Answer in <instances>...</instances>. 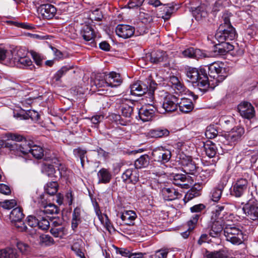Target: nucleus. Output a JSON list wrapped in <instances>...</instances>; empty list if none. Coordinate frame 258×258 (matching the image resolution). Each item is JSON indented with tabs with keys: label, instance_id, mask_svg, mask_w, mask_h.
I'll list each match as a JSON object with an SVG mask.
<instances>
[{
	"label": "nucleus",
	"instance_id": "f257e3e1",
	"mask_svg": "<svg viewBox=\"0 0 258 258\" xmlns=\"http://www.w3.org/2000/svg\"><path fill=\"white\" fill-rule=\"evenodd\" d=\"M230 206H233V205L227 202L216 206L212 216L213 221L209 233L211 237L219 238L220 236L226 223L228 222V220H226L224 216L227 214Z\"/></svg>",
	"mask_w": 258,
	"mask_h": 258
},
{
	"label": "nucleus",
	"instance_id": "f03ea898",
	"mask_svg": "<svg viewBox=\"0 0 258 258\" xmlns=\"http://www.w3.org/2000/svg\"><path fill=\"white\" fill-rule=\"evenodd\" d=\"M185 74L187 81L201 91L206 92L210 87V81L205 68L198 70L194 68H189L186 69Z\"/></svg>",
	"mask_w": 258,
	"mask_h": 258
},
{
	"label": "nucleus",
	"instance_id": "7ed1b4c3",
	"mask_svg": "<svg viewBox=\"0 0 258 258\" xmlns=\"http://www.w3.org/2000/svg\"><path fill=\"white\" fill-rule=\"evenodd\" d=\"M157 84L150 79L145 82L138 81L130 86L131 93L135 96H142L147 94L152 101H153V95L156 88Z\"/></svg>",
	"mask_w": 258,
	"mask_h": 258
},
{
	"label": "nucleus",
	"instance_id": "20e7f679",
	"mask_svg": "<svg viewBox=\"0 0 258 258\" xmlns=\"http://www.w3.org/2000/svg\"><path fill=\"white\" fill-rule=\"evenodd\" d=\"M32 145V143L30 141L25 142V144L22 145H10L9 147L16 156H22L30 153L35 158H41L43 156V149L39 146Z\"/></svg>",
	"mask_w": 258,
	"mask_h": 258
},
{
	"label": "nucleus",
	"instance_id": "39448f33",
	"mask_svg": "<svg viewBox=\"0 0 258 258\" xmlns=\"http://www.w3.org/2000/svg\"><path fill=\"white\" fill-rule=\"evenodd\" d=\"M208 69V76L211 79L210 86L212 88L218 85L223 82L228 76V68L224 67V63L219 62H214L207 66Z\"/></svg>",
	"mask_w": 258,
	"mask_h": 258
},
{
	"label": "nucleus",
	"instance_id": "423d86ee",
	"mask_svg": "<svg viewBox=\"0 0 258 258\" xmlns=\"http://www.w3.org/2000/svg\"><path fill=\"white\" fill-rule=\"evenodd\" d=\"M240 225L230 222L229 220L225 224L224 229L226 240L233 244H240L243 241V234Z\"/></svg>",
	"mask_w": 258,
	"mask_h": 258
},
{
	"label": "nucleus",
	"instance_id": "0eeeda50",
	"mask_svg": "<svg viewBox=\"0 0 258 258\" xmlns=\"http://www.w3.org/2000/svg\"><path fill=\"white\" fill-rule=\"evenodd\" d=\"M236 33L232 26L220 25L215 34V38L219 42H228L235 39Z\"/></svg>",
	"mask_w": 258,
	"mask_h": 258
},
{
	"label": "nucleus",
	"instance_id": "6e6552de",
	"mask_svg": "<svg viewBox=\"0 0 258 258\" xmlns=\"http://www.w3.org/2000/svg\"><path fill=\"white\" fill-rule=\"evenodd\" d=\"M242 210L248 219L258 221V202L256 200L250 199L243 206Z\"/></svg>",
	"mask_w": 258,
	"mask_h": 258
},
{
	"label": "nucleus",
	"instance_id": "1a4fd4ad",
	"mask_svg": "<svg viewBox=\"0 0 258 258\" xmlns=\"http://www.w3.org/2000/svg\"><path fill=\"white\" fill-rule=\"evenodd\" d=\"M156 112L161 113V110L156 105L148 104L139 110V115L143 121L146 122L151 120Z\"/></svg>",
	"mask_w": 258,
	"mask_h": 258
},
{
	"label": "nucleus",
	"instance_id": "9d476101",
	"mask_svg": "<svg viewBox=\"0 0 258 258\" xmlns=\"http://www.w3.org/2000/svg\"><path fill=\"white\" fill-rule=\"evenodd\" d=\"M116 104L119 105L122 116L125 118L131 119L134 112V102L125 98H119L116 100Z\"/></svg>",
	"mask_w": 258,
	"mask_h": 258
},
{
	"label": "nucleus",
	"instance_id": "9b49d317",
	"mask_svg": "<svg viewBox=\"0 0 258 258\" xmlns=\"http://www.w3.org/2000/svg\"><path fill=\"white\" fill-rule=\"evenodd\" d=\"M152 156L154 161L164 164L170 160L171 152L169 150L161 147L153 150Z\"/></svg>",
	"mask_w": 258,
	"mask_h": 258
},
{
	"label": "nucleus",
	"instance_id": "f8f14e48",
	"mask_svg": "<svg viewBox=\"0 0 258 258\" xmlns=\"http://www.w3.org/2000/svg\"><path fill=\"white\" fill-rule=\"evenodd\" d=\"M178 104V98L174 95L169 94L164 98L161 107L159 108V110H161V113L173 112L177 109Z\"/></svg>",
	"mask_w": 258,
	"mask_h": 258
},
{
	"label": "nucleus",
	"instance_id": "ddd939ff",
	"mask_svg": "<svg viewBox=\"0 0 258 258\" xmlns=\"http://www.w3.org/2000/svg\"><path fill=\"white\" fill-rule=\"evenodd\" d=\"M248 181L245 178L237 179L233 184L231 191V195L235 197H241L247 188Z\"/></svg>",
	"mask_w": 258,
	"mask_h": 258
},
{
	"label": "nucleus",
	"instance_id": "4468645a",
	"mask_svg": "<svg viewBox=\"0 0 258 258\" xmlns=\"http://www.w3.org/2000/svg\"><path fill=\"white\" fill-rule=\"evenodd\" d=\"M238 110L242 117L248 119L253 118L255 115L254 107L248 102L241 103L238 106Z\"/></svg>",
	"mask_w": 258,
	"mask_h": 258
},
{
	"label": "nucleus",
	"instance_id": "2eb2a0df",
	"mask_svg": "<svg viewBox=\"0 0 258 258\" xmlns=\"http://www.w3.org/2000/svg\"><path fill=\"white\" fill-rule=\"evenodd\" d=\"M168 83L175 94L182 95L186 93V88L177 77L175 76H170Z\"/></svg>",
	"mask_w": 258,
	"mask_h": 258
},
{
	"label": "nucleus",
	"instance_id": "dca6fc26",
	"mask_svg": "<svg viewBox=\"0 0 258 258\" xmlns=\"http://www.w3.org/2000/svg\"><path fill=\"white\" fill-rule=\"evenodd\" d=\"M121 178L125 183L136 184L139 179L138 171L135 168L127 169L122 174Z\"/></svg>",
	"mask_w": 258,
	"mask_h": 258
},
{
	"label": "nucleus",
	"instance_id": "f3484780",
	"mask_svg": "<svg viewBox=\"0 0 258 258\" xmlns=\"http://www.w3.org/2000/svg\"><path fill=\"white\" fill-rule=\"evenodd\" d=\"M115 32L119 37L126 39L132 37L134 35L135 28L130 25L120 24L117 25Z\"/></svg>",
	"mask_w": 258,
	"mask_h": 258
},
{
	"label": "nucleus",
	"instance_id": "a211bd4d",
	"mask_svg": "<svg viewBox=\"0 0 258 258\" xmlns=\"http://www.w3.org/2000/svg\"><path fill=\"white\" fill-rule=\"evenodd\" d=\"M181 164L183 171L186 174H194L198 167L190 157H186L181 160Z\"/></svg>",
	"mask_w": 258,
	"mask_h": 258
},
{
	"label": "nucleus",
	"instance_id": "6ab92c4d",
	"mask_svg": "<svg viewBox=\"0 0 258 258\" xmlns=\"http://www.w3.org/2000/svg\"><path fill=\"white\" fill-rule=\"evenodd\" d=\"M182 54L184 57L192 58L195 59H201L206 57L208 56L205 52L198 48L189 47L185 49L182 52Z\"/></svg>",
	"mask_w": 258,
	"mask_h": 258
},
{
	"label": "nucleus",
	"instance_id": "aec40b11",
	"mask_svg": "<svg viewBox=\"0 0 258 258\" xmlns=\"http://www.w3.org/2000/svg\"><path fill=\"white\" fill-rule=\"evenodd\" d=\"M39 11L44 18L50 19L55 16L56 9L53 5L47 4L40 6Z\"/></svg>",
	"mask_w": 258,
	"mask_h": 258
},
{
	"label": "nucleus",
	"instance_id": "412c9836",
	"mask_svg": "<svg viewBox=\"0 0 258 258\" xmlns=\"http://www.w3.org/2000/svg\"><path fill=\"white\" fill-rule=\"evenodd\" d=\"M161 194L165 201H172L181 197V195L173 187H164Z\"/></svg>",
	"mask_w": 258,
	"mask_h": 258
},
{
	"label": "nucleus",
	"instance_id": "4be33fe9",
	"mask_svg": "<svg viewBox=\"0 0 258 258\" xmlns=\"http://www.w3.org/2000/svg\"><path fill=\"white\" fill-rule=\"evenodd\" d=\"M234 46L229 42H219L214 46L215 52L218 53L219 55H225L227 52L233 49Z\"/></svg>",
	"mask_w": 258,
	"mask_h": 258
},
{
	"label": "nucleus",
	"instance_id": "5701e85b",
	"mask_svg": "<svg viewBox=\"0 0 258 258\" xmlns=\"http://www.w3.org/2000/svg\"><path fill=\"white\" fill-rule=\"evenodd\" d=\"M137 217L136 213L131 210L123 212L120 216L122 224L126 225H134V221L136 219Z\"/></svg>",
	"mask_w": 258,
	"mask_h": 258
},
{
	"label": "nucleus",
	"instance_id": "b1692460",
	"mask_svg": "<svg viewBox=\"0 0 258 258\" xmlns=\"http://www.w3.org/2000/svg\"><path fill=\"white\" fill-rule=\"evenodd\" d=\"M111 172L106 168H101L97 173L98 183L107 184L112 179Z\"/></svg>",
	"mask_w": 258,
	"mask_h": 258
},
{
	"label": "nucleus",
	"instance_id": "393cba45",
	"mask_svg": "<svg viewBox=\"0 0 258 258\" xmlns=\"http://www.w3.org/2000/svg\"><path fill=\"white\" fill-rule=\"evenodd\" d=\"M106 76L108 86L116 87L119 86L122 83L120 75L115 72H111Z\"/></svg>",
	"mask_w": 258,
	"mask_h": 258
},
{
	"label": "nucleus",
	"instance_id": "a878e982",
	"mask_svg": "<svg viewBox=\"0 0 258 258\" xmlns=\"http://www.w3.org/2000/svg\"><path fill=\"white\" fill-rule=\"evenodd\" d=\"M188 179L186 175L183 174H176L173 176V183L182 188H189V184L187 183Z\"/></svg>",
	"mask_w": 258,
	"mask_h": 258
},
{
	"label": "nucleus",
	"instance_id": "bb28decb",
	"mask_svg": "<svg viewBox=\"0 0 258 258\" xmlns=\"http://www.w3.org/2000/svg\"><path fill=\"white\" fill-rule=\"evenodd\" d=\"M40 208H43V210H40L38 211L40 214H58L59 212L58 208L54 204L51 203L46 204L42 202L40 205Z\"/></svg>",
	"mask_w": 258,
	"mask_h": 258
},
{
	"label": "nucleus",
	"instance_id": "cd10ccee",
	"mask_svg": "<svg viewBox=\"0 0 258 258\" xmlns=\"http://www.w3.org/2000/svg\"><path fill=\"white\" fill-rule=\"evenodd\" d=\"M178 106L180 111L183 113H188L194 108V104L192 101L188 98H183L180 102H178Z\"/></svg>",
	"mask_w": 258,
	"mask_h": 258
},
{
	"label": "nucleus",
	"instance_id": "c85d7f7f",
	"mask_svg": "<svg viewBox=\"0 0 258 258\" xmlns=\"http://www.w3.org/2000/svg\"><path fill=\"white\" fill-rule=\"evenodd\" d=\"M169 131L163 127H157L150 130L148 132V135L151 138H158L168 136Z\"/></svg>",
	"mask_w": 258,
	"mask_h": 258
},
{
	"label": "nucleus",
	"instance_id": "c756f323",
	"mask_svg": "<svg viewBox=\"0 0 258 258\" xmlns=\"http://www.w3.org/2000/svg\"><path fill=\"white\" fill-rule=\"evenodd\" d=\"M81 34L83 39L86 41L93 40L95 37L94 30L89 25H84L81 30Z\"/></svg>",
	"mask_w": 258,
	"mask_h": 258
},
{
	"label": "nucleus",
	"instance_id": "7c9ffc66",
	"mask_svg": "<svg viewBox=\"0 0 258 258\" xmlns=\"http://www.w3.org/2000/svg\"><path fill=\"white\" fill-rule=\"evenodd\" d=\"M167 59L166 53L163 51L158 50L151 54L150 60L153 63H158L165 61Z\"/></svg>",
	"mask_w": 258,
	"mask_h": 258
},
{
	"label": "nucleus",
	"instance_id": "2f4dec72",
	"mask_svg": "<svg viewBox=\"0 0 258 258\" xmlns=\"http://www.w3.org/2000/svg\"><path fill=\"white\" fill-rule=\"evenodd\" d=\"M150 163L149 156L145 154L141 156L135 161V167L137 170L147 167Z\"/></svg>",
	"mask_w": 258,
	"mask_h": 258
},
{
	"label": "nucleus",
	"instance_id": "473e14b6",
	"mask_svg": "<svg viewBox=\"0 0 258 258\" xmlns=\"http://www.w3.org/2000/svg\"><path fill=\"white\" fill-rule=\"evenodd\" d=\"M18 254L16 249L11 247H6L0 249V258H17Z\"/></svg>",
	"mask_w": 258,
	"mask_h": 258
},
{
	"label": "nucleus",
	"instance_id": "72a5a7b5",
	"mask_svg": "<svg viewBox=\"0 0 258 258\" xmlns=\"http://www.w3.org/2000/svg\"><path fill=\"white\" fill-rule=\"evenodd\" d=\"M206 155L210 158L214 157L217 152L216 145L211 141H208L204 144Z\"/></svg>",
	"mask_w": 258,
	"mask_h": 258
},
{
	"label": "nucleus",
	"instance_id": "f704fd0d",
	"mask_svg": "<svg viewBox=\"0 0 258 258\" xmlns=\"http://www.w3.org/2000/svg\"><path fill=\"white\" fill-rule=\"evenodd\" d=\"M24 217L23 210L20 207L14 208L10 214V219L12 222H19L22 220Z\"/></svg>",
	"mask_w": 258,
	"mask_h": 258
},
{
	"label": "nucleus",
	"instance_id": "c9c22d12",
	"mask_svg": "<svg viewBox=\"0 0 258 258\" xmlns=\"http://www.w3.org/2000/svg\"><path fill=\"white\" fill-rule=\"evenodd\" d=\"M228 253L224 250H219L213 252L207 250L204 255V258H227Z\"/></svg>",
	"mask_w": 258,
	"mask_h": 258
},
{
	"label": "nucleus",
	"instance_id": "e433bc0d",
	"mask_svg": "<svg viewBox=\"0 0 258 258\" xmlns=\"http://www.w3.org/2000/svg\"><path fill=\"white\" fill-rule=\"evenodd\" d=\"M12 64L19 68L28 67L31 70L35 68V66L32 63V60L30 58L27 56L24 58H20V59H17V61L13 62Z\"/></svg>",
	"mask_w": 258,
	"mask_h": 258
},
{
	"label": "nucleus",
	"instance_id": "4c0bfd02",
	"mask_svg": "<svg viewBox=\"0 0 258 258\" xmlns=\"http://www.w3.org/2000/svg\"><path fill=\"white\" fill-rule=\"evenodd\" d=\"M243 133V129L239 128L238 131H232L231 132L226 135V140L229 141L231 144L235 143L238 140L240 139Z\"/></svg>",
	"mask_w": 258,
	"mask_h": 258
},
{
	"label": "nucleus",
	"instance_id": "58836bf2",
	"mask_svg": "<svg viewBox=\"0 0 258 258\" xmlns=\"http://www.w3.org/2000/svg\"><path fill=\"white\" fill-rule=\"evenodd\" d=\"M226 184L222 182L218 184L217 187L214 188L211 192L212 200L214 202H218L221 197L222 191Z\"/></svg>",
	"mask_w": 258,
	"mask_h": 258
},
{
	"label": "nucleus",
	"instance_id": "ea45409f",
	"mask_svg": "<svg viewBox=\"0 0 258 258\" xmlns=\"http://www.w3.org/2000/svg\"><path fill=\"white\" fill-rule=\"evenodd\" d=\"M192 13L196 20L197 21H200L203 18H206L208 15V13L204 6H200L196 8L192 11Z\"/></svg>",
	"mask_w": 258,
	"mask_h": 258
},
{
	"label": "nucleus",
	"instance_id": "a19ab883",
	"mask_svg": "<svg viewBox=\"0 0 258 258\" xmlns=\"http://www.w3.org/2000/svg\"><path fill=\"white\" fill-rule=\"evenodd\" d=\"M163 9V12H164L162 14V15L160 17L164 19L165 20H168L170 19L171 16V15L175 11V8L173 5L171 4H167L164 5Z\"/></svg>",
	"mask_w": 258,
	"mask_h": 258
},
{
	"label": "nucleus",
	"instance_id": "79ce46f5",
	"mask_svg": "<svg viewBox=\"0 0 258 258\" xmlns=\"http://www.w3.org/2000/svg\"><path fill=\"white\" fill-rule=\"evenodd\" d=\"M9 140L14 141L17 142L18 143H14L12 144H25V142H30V141H28L26 139V138L23 136L17 133H9L7 136Z\"/></svg>",
	"mask_w": 258,
	"mask_h": 258
},
{
	"label": "nucleus",
	"instance_id": "37998d69",
	"mask_svg": "<svg viewBox=\"0 0 258 258\" xmlns=\"http://www.w3.org/2000/svg\"><path fill=\"white\" fill-rule=\"evenodd\" d=\"M58 184L56 181L48 182L44 186L45 192L49 195H54L58 190Z\"/></svg>",
	"mask_w": 258,
	"mask_h": 258
},
{
	"label": "nucleus",
	"instance_id": "c03bdc74",
	"mask_svg": "<svg viewBox=\"0 0 258 258\" xmlns=\"http://www.w3.org/2000/svg\"><path fill=\"white\" fill-rule=\"evenodd\" d=\"M42 171L44 174L46 175L49 177H56L57 176L55 175V170L53 165L45 164L43 165Z\"/></svg>",
	"mask_w": 258,
	"mask_h": 258
},
{
	"label": "nucleus",
	"instance_id": "a18cd8bd",
	"mask_svg": "<svg viewBox=\"0 0 258 258\" xmlns=\"http://www.w3.org/2000/svg\"><path fill=\"white\" fill-rule=\"evenodd\" d=\"M103 17L102 13L99 9H95L89 12V18L92 21L100 22L102 20Z\"/></svg>",
	"mask_w": 258,
	"mask_h": 258
},
{
	"label": "nucleus",
	"instance_id": "49530a36",
	"mask_svg": "<svg viewBox=\"0 0 258 258\" xmlns=\"http://www.w3.org/2000/svg\"><path fill=\"white\" fill-rule=\"evenodd\" d=\"M39 243L42 246H49L54 243L53 239L48 234H43L39 237Z\"/></svg>",
	"mask_w": 258,
	"mask_h": 258
},
{
	"label": "nucleus",
	"instance_id": "de8ad7c7",
	"mask_svg": "<svg viewBox=\"0 0 258 258\" xmlns=\"http://www.w3.org/2000/svg\"><path fill=\"white\" fill-rule=\"evenodd\" d=\"M94 84L98 88H101L107 86V76L103 74H98L96 75L95 80Z\"/></svg>",
	"mask_w": 258,
	"mask_h": 258
},
{
	"label": "nucleus",
	"instance_id": "09e8293b",
	"mask_svg": "<svg viewBox=\"0 0 258 258\" xmlns=\"http://www.w3.org/2000/svg\"><path fill=\"white\" fill-rule=\"evenodd\" d=\"M214 172L215 170L214 169H203L199 173V176L197 177L199 178L198 180L205 181L207 180V179L211 176Z\"/></svg>",
	"mask_w": 258,
	"mask_h": 258
},
{
	"label": "nucleus",
	"instance_id": "8fccbe9b",
	"mask_svg": "<svg viewBox=\"0 0 258 258\" xmlns=\"http://www.w3.org/2000/svg\"><path fill=\"white\" fill-rule=\"evenodd\" d=\"M218 134L217 127L214 125H210L207 127L205 136L208 139L215 138Z\"/></svg>",
	"mask_w": 258,
	"mask_h": 258
},
{
	"label": "nucleus",
	"instance_id": "3c124183",
	"mask_svg": "<svg viewBox=\"0 0 258 258\" xmlns=\"http://www.w3.org/2000/svg\"><path fill=\"white\" fill-rule=\"evenodd\" d=\"M73 153L76 157H78L80 159L81 164L82 166H83L85 162V159L86 158V150L78 148L74 149Z\"/></svg>",
	"mask_w": 258,
	"mask_h": 258
},
{
	"label": "nucleus",
	"instance_id": "603ef678",
	"mask_svg": "<svg viewBox=\"0 0 258 258\" xmlns=\"http://www.w3.org/2000/svg\"><path fill=\"white\" fill-rule=\"evenodd\" d=\"M72 68L71 67H68L67 66L62 67L60 70H59L53 76V80L55 82L60 81V78L64 75L66 73L72 69Z\"/></svg>",
	"mask_w": 258,
	"mask_h": 258
},
{
	"label": "nucleus",
	"instance_id": "864d4df0",
	"mask_svg": "<svg viewBox=\"0 0 258 258\" xmlns=\"http://www.w3.org/2000/svg\"><path fill=\"white\" fill-rule=\"evenodd\" d=\"M14 54H13V57L11 60V61H13V62L17 61V59H20V58L26 57L27 55L26 51L23 48H19L17 49L16 51H14ZM10 63H11V62H10Z\"/></svg>",
	"mask_w": 258,
	"mask_h": 258
},
{
	"label": "nucleus",
	"instance_id": "5fc2aeb1",
	"mask_svg": "<svg viewBox=\"0 0 258 258\" xmlns=\"http://www.w3.org/2000/svg\"><path fill=\"white\" fill-rule=\"evenodd\" d=\"M39 212L37 214V217H35L32 215L28 216L27 218V223L31 227H38L39 224Z\"/></svg>",
	"mask_w": 258,
	"mask_h": 258
},
{
	"label": "nucleus",
	"instance_id": "6e6d98bb",
	"mask_svg": "<svg viewBox=\"0 0 258 258\" xmlns=\"http://www.w3.org/2000/svg\"><path fill=\"white\" fill-rule=\"evenodd\" d=\"M43 214L39 213V224H38V227L39 229L42 230H47L49 226V222L43 216Z\"/></svg>",
	"mask_w": 258,
	"mask_h": 258
},
{
	"label": "nucleus",
	"instance_id": "4d7b16f0",
	"mask_svg": "<svg viewBox=\"0 0 258 258\" xmlns=\"http://www.w3.org/2000/svg\"><path fill=\"white\" fill-rule=\"evenodd\" d=\"M30 53L36 65L38 66H42L43 60L44 59L43 56L33 50H31Z\"/></svg>",
	"mask_w": 258,
	"mask_h": 258
},
{
	"label": "nucleus",
	"instance_id": "13d9d810",
	"mask_svg": "<svg viewBox=\"0 0 258 258\" xmlns=\"http://www.w3.org/2000/svg\"><path fill=\"white\" fill-rule=\"evenodd\" d=\"M200 217V214H195L191 217L190 220L187 222L189 230H192L195 228Z\"/></svg>",
	"mask_w": 258,
	"mask_h": 258
},
{
	"label": "nucleus",
	"instance_id": "bf43d9fd",
	"mask_svg": "<svg viewBox=\"0 0 258 258\" xmlns=\"http://www.w3.org/2000/svg\"><path fill=\"white\" fill-rule=\"evenodd\" d=\"M16 246L19 251L23 254H28L30 251V246L27 244L21 241L17 242Z\"/></svg>",
	"mask_w": 258,
	"mask_h": 258
},
{
	"label": "nucleus",
	"instance_id": "052dcab7",
	"mask_svg": "<svg viewBox=\"0 0 258 258\" xmlns=\"http://www.w3.org/2000/svg\"><path fill=\"white\" fill-rule=\"evenodd\" d=\"M64 228L63 227H54L50 229V233L55 237H62L64 234Z\"/></svg>",
	"mask_w": 258,
	"mask_h": 258
},
{
	"label": "nucleus",
	"instance_id": "680f3d73",
	"mask_svg": "<svg viewBox=\"0 0 258 258\" xmlns=\"http://www.w3.org/2000/svg\"><path fill=\"white\" fill-rule=\"evenodd\" d=\"M139 18L144 24L150 23L152 20V17L149 13L141 11L140 12Z\"/></svg>",
	"mask_w": 258,
	"mask_h": 258
},
{
	"label": "nucleus",
	"instance_id": "e2e57ef3",
	"mask_svg": "<svg viewBox=\"0 0 258 258\" xmlns=\"http://www.w3.org/2000/svg\"><path fill=\"white\" fill-rule=\"evenodd\" d=\"M40 116L39 113L34 110H30L26 113V114L23 115V118L27 119L31 118L33 120H38L39 119Z\"/></svg>",
	"mask_w": 258,
	"mask_h": 258
},
{
	"label": "nucleus",
	"instance_id": "0e129e2a",
	"mask_svg": "<svg viewBox=\"0 0 258 258\" xmlns=\"http://www.w3.org/2000/svg\"><path fill=\"white\" fill-rule=\"evenodd\" d=\"M17 204L15 200H6L0 202V206L4 209L9 210L14 208Z\"/></svg>",
	"mask_w": 258,
	"mask_h": 258
},
{
	"label": "nucleus",
	"instance_id": "69168bd1",
	"mask_svg": "<svg viewBox=\"0 0 258 258\" xmlns=\"http://www.w3.org/2000/svg\"><path fill=\"white\" fill-rule=\"evenodd\" d=\"M206 208L205 205L203 204H199L194 205L190 207V210L191 213H196V214H200V217L201 216L202 212Z\"/></svg>",
	"mask_w": 258,
	"mask_h": 258
},
{
	"label": "nucleus",
	"instance_id": "338daca9",
	"mask_svg": "<svg viewBox=\"0 0 258 258\" xmlns=\"http://www.w3.org/2000/svg\"><path fill=\"white\" fill-rule=\"evenodd\" d=\"M12 53V51H8L4 48L0 47V62L10 59V54Z\"/></svg>",
	"mask_w": 258,
	"mask_h": 258
},
{
	"label": "nucleus",
	"instance_id": "774afa93",
	"mask_svg": "<svg viewBox=\"0 0 258 258\" xmlns=\"http://www.w3.org/2000/svg\"><path fill=\"white\" fill-rule=\"evenodd\" d=\"M169 251L166 249H161L156 251L154 255L155 258H166Z\"/></svg>",
	"mask_w": 258,
	"mask_h": 258
}]
</instances>
